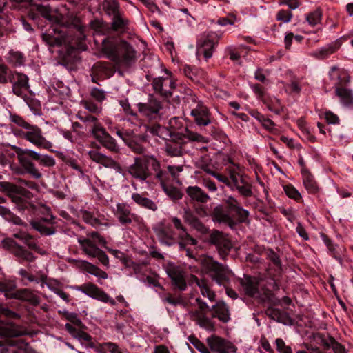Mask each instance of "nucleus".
I'll return each instance as SVG.
<instances>
[{
  "mask_svg": "<svg viewBox=\"0 0 353 353\" xmlns=\"http://www.w3.org/2000/svg\"><path fill=\"white\" fill-rule=\"evenodd\" d=\"M13 255L17 258V261L21 263L24 261L31 263L36 259V256L31 252L21 245L17 247V250H13Z\"/></svg>",
  "mask_w": 353,
  "mask_h": 353,
  "instance_id": "4c0bfd02",
  "label": "nucleus"
},
{
  "mask_svg": "<svg viewBox=\"0 0 353 353\" xmlns=\"http://www.w3.org/2000/svg\"><path fill=\"white\" fill-rule=\"evenodd\" d=\"M77 289L88 296L99 301L101 299V296H102V294L104 292V291L101 290L99 287L92 283H85L84 285L78 287Z\"/></svg>",
  "mask_w": 353,
  "mask_h": 353,
  "instance_id": "c9c22d12",
  "label": "nucleus"
},
{
  "mask_svg": "<svg viewBox=\"0 0 353 353\" xmlns=\"http://www.w3.org/2000/svg\"><path fill=\"white\" fill-rule=\"evenodd\" d=\"M284 191L286 195L296 201H299L301 199L300 192L292 185H287L283 187Z\"/></svg>",
  "mask_w": 353,
  "mask_h": 353,
  "instance_id": "6e6d98bb",
  "label": "nucleus"
},
{
  "mask_svg": "<svg viewBox=\"0 0 353 353\" xmlns=\"http://www.w3.org/2000/svg\"><path fill=\"white\" fill-rule=\"evenodd\" d=\"M192 281L199 288L201 294L207 297L210 301H214L216 299V294L212 291L205 279H199L196 276H192Z\"/></svg>",
  "mask_w": 353,
  "mask_h": 353,
  "instance_id": "72a5a7b5",
  "label": "nucleus"
},
{
  "mask_svg": "<svg viewBox=\"0 0 353 353\" xmlns=\"http://www.w3.org/2000/svg\"><path fill=\"white\" fill-rule=\"evenodd\" d=\"M190 341L201 353H210V347H208L203 342L196 337L190 338Z\"/></svg>",
  "mask_w": 353,
  "mask_h": 353,
  "instance_id": "13d9d810",
  "label": "nucleus"
},
{
  "mask_svg": "<svg viewBox=\"0 0 353 353\" xmlns=\"http://www.w3.org/2000/svg\"><path fill=\"white\" fill-rule=\"evenodd\" d=\"M146 141V136L145 135H134L133 134L126 143V145L131 150L139 154H145L146 148L143 146V143Z\"/></svg>",
  "mask_w": 353,
  "mask_h": 353,
  "instance_id": "c756f323",
  "label": "nucleus"
},
{
  "mask_svg": "<svg viewBox=\"0 0 353 353\" xmlns=\"http://www.w3.org/2000/svg\"><path fill=\"white\" fill-rule=\"evenodd\" d=\"M265 314L271 319L276 321L279 323H285L288 319L286 313L283 312L278 308L269 307L265 312Z\"/></svg>",
  "mask_w": 353,
  "mask_h": 353,
  "instance_id": "58836bf2",
  "label": "nucleus"
},
{
  "mask_svg": "<svg viewBox=\"0 0 353 353\" xmlns=\"http://www.w3.org/2000/svg\"><path fill=\"white\" fill-rule=\"evenodd\" d=\"M63 317L68 321L65 325V330L74 339H78L81 344L84 342L85 347H94V343L92 341V337L84 332L83 330L86 328V326L82 323L81 320L79 318V316L75 312H70L68 311H63L62 312Z\"/></svg>",
  "mask_w": 353,
  "mask_h": 353,
  "instance_id": "423d86ee",
  "label": "nucleus"
},
{
  "mask_svg": "<svg viewBox=\"0 0 353 353\" xmlns=\"http://www.w3.org/2000/svg\"><path fill=\"white\" fill-rule=\"evenodd\" d=\"M303 185L308 192L314 194L318 191L317 184L312 175H307L303 179Z\"/></svg>",
  "mask_w": 353,
  "mask_h": 353,
  "instance_id": "de8ad7c7",
  "label": "nucleus"
},
{
  "mask_svg": "<svg viewBox=\"0 0 353 353\" xmlns=\"http://www.w3.org/2000/svg\"><path fill=\"white\" fill-rule=\"evenodd\" d=\"M56 217L52 214H48L47 217L32 219L30 224L34 230L42 236H51L56 233L57 228L54 225Z\"/></svg>",
  "mask_w": 353,
  "mask_h": 353,
  "instance_id": "4468645a",
  "label": "nucleus"
},
{
  "mask_svg": "<svg viewBox=\"0 0 353 353\" xmlns=\"http://www.w3.org/2000/svg\"><path fill=\"white\" fill-rule=\"evenodd\" d=\"M132 199L140 207L152 210L153 212L158 209L155 202L143 194L139 193H133L131 196Z\"/></svg>",
  "mask_w": 353,
  "mask_h": 353,
  "instance_id": "473e14b6",
  "label": "nucleus"
},
{
  "mask_svg": "<svg viewBox=\"0 0 353 353\" xmlns=\"http://www.w3.org/2000/svg\"><path fill=\"white\" fill-rule=\"evenodd\" d=\"M90 96L99 103H101L105 99V92L95 87L91 89Z\"/></svg>",
  "mask_w": 353,
  "mask_h": 353,
  "instance_id": "0e129e2a",
  "label": "nucleus"
},
{
  "mask_svg": "<svg viewBox=\"0 0 353 353\" xmlns=\"http://www.w3.org/2000/svg\"><path fill=\"white\" fill-rule=\"evenodd\" d=\"M212 218L214 222L227 224L232 229L234 228L236 225V223L231 217L229 212L221 205L216 206L213 209Z\"/></svg>",
  "mask_w": 353,
  "mask_h": 353,
  "instance_id": "a878e982",
  "label": "nucleus"
},
{
  "mask_svg": "<svg viewBox=\"0 0 353 353\" xmlns=\"http://www.w3.org/2000/svg\"><path fill=\"white\" fill-rule=\"evenodd\" d=\"M339 48L336 43H330L314 50L311 53V56L319 59H325L336 52Z\"/></svg>",
  "mask_w": 353,
  "mask_h": 353,
  "instance_id": "f704fd0d",
  "label": "nucleus"
},
{
  "mask_svg": "<svg viewBox=\"0 0 353 353\" xmlns=\"http://www.w3.org/2000/svg\"><path fill=\"white\" fill-rule=\"evenodd\" d=\"M230 177L232 180V185L230 187L232 190L236 189L244 197L252 196V185L243 176L238 174L236 171L232 170L230 172Z\"/></svg>",
  "mask_w": 353,
  "mask_h": 353,
  "instance_id": "412c9836",
  "label": "nucleus"
},
{
  "mask_svg": "<svg viewBox=\"0 0 353 353\" xmlns=\"http://www.w3.org/2000/svg\"><path fill=\"white\" fill-rule=\"evenodd\" d=\"M149 167L154 172L155 179L162 181L165 176V171L161 169L159 161L154 155H143L135 157L134 163L128 167V173L134 179L139 181H145L151 176Z\"/></svg>",
  "mask_w": 353,
  "mask_h": 353,
  "instance_id": "20e7f679",
  "label": "nucleus"
},
{
  "mask_svg": "<svg viewBox=\"0 0 353 353\" xmlns=\"http://www.w3.org/2000/svg\"><path fill=\"white\" fill-rule=\"evenodd\" d=\"M208 243L216 246L218 253L223 260L226 259L233 247L228 235L217 230H214L210 232Z\"/></svg>",
  "mask_w": 353,
  "mask_h": 353,
  "instance_id": "9b49d317",
  "label": "nucleus"
},
{
  "mask_svg": "<svg viewBox=\"0 0 353 353\" xmlns=\"http://www.w3.org/2000/svg\"><path fill=\"white\" fill-rule=\"evenodd\" d=\"M82 104L86 110L94 114L100 113L102 109L101 106L89 100L83 101Z\"/></svg>",
  "mask_w": 353,
  "mask_h": 353,
  "instance_id": "e2e57ef3",
  "label": "nucleus"
},
{
  "mask_svg": "<svg viewBox=\"0 0 353 353\" xmlns=\"http://www.w3.org/2000/svg\"><path fill=\"white\" fill-rule=\"evenodd\" d=\"M202 265L208 271L212 279L219 285L225 286L230 281L227 268L213 259L211 256H205Z\"/></svg>",
  "mask_w": 353,
  "mask_h": 353,
  "instance_id": "1a4fd4ad",
  "label": "nucleus"
},
{
  "mask_svg": "<svg viewBox=\"0 0 353 353\" xmlns=\"http://www.w3.org/2000/svg\"><path fill=\"white\" fill-rule=\"evenodd\" d=\"M0 191L11 199L12 201L17 205L19 210L22 211L28 208L30 203L21 196H28L30 192L23 188L8 181H1Z\"/></svg>",
  "mask_w": 353,
  "mask_h": 353,
  "instance_id": "6e6552de",
  "label": "nucleus"
},
{
  "mask_svg": "<svg viewBox=\"0 0 353 353\" xmlns=\"http://www.w3.org/2000/svg\"><path fill=\"white\" fill-rule=\"evenodd\" d=\"M77 265L82 270L86 271L88 273L92 274L97 265L84 260L77 261Z\"/></svg>",
  "mask_w": 353,
  "mask_h": 353,
  "instance_id": "bf43d9fd",
  "label": "nucleus"
},
{
  "mask_svg": "<svg viewBox=\"0 0 353 353\" xmlns=\"http://www.w3.org/2000/svg\"><path fill=\"white\" fill-rule=\"evenodd\" d=\"M55 23L63 27L72 26L79 32L78 41L70 40V37L65 32L52 28L41 35L43 41L50 47H59L63 45L70 46L72 48H79V43L81 40L85 39V27L81 24V20L77 17H73L70 21L65 19L61 14H57Z\"/></svg>",
  "mask_w": 353,
  "mask_h": 353,
  "instance_id": "f257e3e1",
  "label": "nucleus"
},
{
  "mask_svg": "<svg viewBox=\"0 0 353 353\" xmlns=\"http://www.w3.org/2000/svg\"><path fill=\"white\" fill-rule=\"evenodd\" d=\"M96 145V150H92L88 152L89 158L94 162L101 164L105 168L114 169L118 173H122L123 169L121 165L110 157H108L100 152V146Z\"/></svg>",
  "mask_w": 353,
  "mask_h": 353,
  "instance_id": "dca6fc26",
  "label": "nucleus"
},
{
  "mask_svg": "<svg viewBox=\"0 0 353 353\" xmlns=\"http://www.w3.org/2000/svg\"><path fill=\"white\" fill-rule=\"evenodd\" d=\"M336 78L339 82L336 83L335 93L336 95L340 98L341 102L345 106H350L353 105V92L351 90L340 87V76L337 74Z\"/></svg>",
  "mask_w": 353,
  "mask_h": 353,
  "instance_id": "cd10ccee",
  "label": "nucleus"
},
{
  "mask_svg": "<svg viewBox=\"0 0 353 353\" xmlns=\"http://www.w3.org/2000/svg\"><path fill=\"white\" fill-rule=\"evenodd\" d=\"M78 243L83 253L92 258H95L96 254L101 250L89 238L80 237L78 239Z\"/></svg>",
  "mask_w": 353,
  "mask_h": 353,
  "instance_id": "2f4dec72",
  "label": "nucleus"
},
{
  "mask_svg": "<svg viewBox=\"0 0 353 353\" xmlns=\"http://www.w3.org/2000/svg\"><path fill=\"white\" fill-rule=\"evenodd\" d=\"M37 11L40 13L43 17L47 19L53 21L55 22V16L50 15V8L49 6H43V5H37Z\"/></svg>",
  "mask_w": 353,
  "mask_h": 353,
  "instance_id": "4d7b16f0",
  "label": "nucleus"
},
{
  "mask_svg": "<svg viewBox=\"0 0 353 353\" xmlns=\"http://www.w3.org/2000/svg\"><path fill=\"white\" fill-rule=\"evenodd\" d=\"M90 72L92 81L95 83L101 79L110 77L114 73L108 63L101 61L94 63Z\"/></svg>",
  "mask_w": 353,
  "mask_h": 353,
  "instance_id": "b1692460",
  "label": "nucleus"
},
{
  "mask_svg": "<svg viewBox=\"0 0 353 353\" xmlns=\"http://www.w3.org/2000/svg\"><path fill=\"white\" fill-rule=\"evenodd\" d=\"M79 214L81 216L82 219L88 224L93 227H98L99 225H103L101 222V220L97 217H96L92 212L88 211L86 210H81L79 211Z\"/></svg>",
  "mask_w": 353,
  "mask_h": 353,
  "instance_id": "a19ab883",
  "label": "nucleus"
},
{
  "mask_svg": "<svg viewBox=\"0 0 353 353\" xmlns=\"http://www.w3.org/2000/svg\"><path fill=\"white\" fill-rule=\"evenodd\" d=\"M234 212L237 216V221L239 223H245L247 221L249 216V212L247 210H245L240 206L236 209V210L234 211Z\"/></svg>",
  "mask_w": 353,
  "mask_h": 353,
  "instance_id": "338daca9",
  "label": "nucleus"
},
{
  "mask_svg": "<svg viewBox=\"0 0 353 353\" xmlns=\"http://www.w3.org/2000/svg\"><path fill=\"white\" fill-rule=\"evenodd\" d=\"M9 119L16 125H11L12 132L15 137L26 140L38 148H52V143L43 137L42 130L39 126L30 123L16 114L10 113Z\"/></svg>",
  "mask_w": 353,
  "mask_h": 353,
  "instance_id": "7ed1b4c3",
  "label": "nucleus"
},
{
  "mask_svg": "<svg viewBox=\"0 0 353 353\" xmlns=\"http://www.w3.org/2000/svg\"><path fill=\"white\" fill-rule=\"evenodd\" d=\"M292 17V14L290 11L286 10H281L276 14V19L283 23L289 22Z\"/></svg>",
  "mask_w": 353,
  "mask_h": 353,
  "instance_id": "774afa93",
  "label": "nucleus"
},
{
  "mask_svg": "<svg viewBox=\"0 0 353 353\" xmlns=\"http://www.w3.org/2000/svg\"><path fill=\"white\" fill-rule=\"evenodd\" d=\"M10 299H16L26 301L34 305H37L40 303L39 298L31 290L27 288L15 291L14 293L10 295Z\"/></svg>",
  "mask_w": 353,
  "mask_h": 353,
  "instance_id": "7c9ffc66",
  "label": "nucleus"
},
{
  "mask_svg": "<svg viewBox=\"0 0 353 353\" xmlns=\"http://www.w3.org/2000/svg\"><path fill=\"white\" fill-rule=\"evenodd\" d=\"M165 272L174 290L181 292L186 290L185 272L183 268L173 263H169L165 267Z\"/></svg>",
  "mask_w": 353,
  "mask_h": 353,
  "instance_id": "ddd939ff",
  "label": "nucleus"
},
{
  "mask_svg": "<svg viewBox=\"0 0 353 353\" xmlns=\"http://www.w3.org/2000/svg\"><path fill=\"white\" fill-rule=\"evenodd\" d=\"M0 291L5 292L6 296L10 298V295L14 292V291L17 287L15 283L12 281H6L4 282H0Z\"/></svg>",
  "mask_w": 353,
  "mask_h": 353,
  "instance_id": "8fccbe9b",
  "label": "nucleus"
},
{
  "mask_svg": "<svg viewBox=\"0 0 353 353\" xmlns=\"http://www.w3.org/2000/svg\"><path fill=\"white\" fill-rule=\"evenodd\" d=\"M165 135L170 138V141L180 143L182 145L184 139H187L191 141H197L199 143L208 142L206 137L196 132L190 130L188 128H185L183 132H178L174 130H168V133H166Z\"/></svg>",
  "mask_w": 353,
  "mask_h": 353,
  "instance_id": "f3484780",
  "label": "nucleus"
},
{
  "mask_svg": "<svg viewBox=\"0 0 353 353\" xmlns=\"http://www.w3.org/2000/svg\"><path fill=\"white\" fill-rule=\"evenodd\" d=\"M12 72H13L10 70L8 66L0 64V83H8Z\"/></svg>",
  "mask_w": 353,
  "mask_h": 353,
  "instance_id": "5fc2aeb1",
  "label": "nucleus"
},
{
  "mask_svg": "<svg viewBox=\"0 0 353 353\" xmlns=\"http://www.w3.org/2000/svg\"><path fill=\"white\" fill-rule=\"evenodd\" d=\"M148 131L153 135H157L163 139H167L166 133H168V129L164 127H161L159 125H152L148 128Z\"/></svg>",
  "mask_w": 353,
  "mask_h": 353,
  "instance_id": "603ef678",
  "label": "nucleus"
},
{
  "mask_svg": "<svg viewBox=\"0 0 353 353\" xmlns=\"http://www.w3.org/2000/svg\"><path fill=\"white\" fill-rule=\"evenodd\" d=\"M240 290L248 296L254 297L259 293V279L256 276L243 274L237 279Z\"/></svg>",
  "mask_w": 353,
  "mask_h": 353,
  "instance_id": "6ab92c4d",
  "label": "nucleus"
},
{
  "mask_svg": "<svg viewBox=\"0 0 353 353\" xmlns=\"http://www.w3.org/2000/svg\"><path fill=\"white\" fill-rule=\"evenodd\" d=\"M103 52L109 59L121 66L129 67L136 60L135 50L123 40L118 43L103 42Z\"/></svg>",
  "mask_w": 353,
  "mask_h": 353,
  "instance_id": "39448f33",
  "label": "nucleus"
},
{
  "mask_svg": "<svg viewBox=\"0 0 353 353\" xmlns=\"http://www.w3.org/2000/svg\"><path fill=\"white\" fill-rule=\"evenodd\" d=\"M93 136L101 145L111 152H117L119 150L115 139L112 137L103 127L96 126Z\"/></svg>",
  "mask_w": 353,
  "mask_h": 353,
  "instance_id": "4be33fe9",
  "label": "nucleus"
},
{
  "mask_svg": "<svg viewBox=\"0 0 353 353\" xmlns=\"http://www.w3.org/2000/svg\"><path fill=\"white\" fill-rule=\"evenodd\" d=\"M13 148L17 154V158L21 165L25 170L26 172L31 174L35 179H40L42 174L36 168L35 165L30 159L38 161L41 154L34 150L28 149L23 150L17 146H13Z\"/></svg>",
  "mask_w": 353,
  "mask_h": 353,
  "instance_id": "9d476101",
  "label": "nucleus"
},
{
  "mask_svg": "<svg viewBox=\"0 0 353 353\" xmlns=\"http://www.w3.org/2000/svg\"><path fill=\"white\" fill-rule=\"evenodd\" d=\"M275 344L276 350L279 353H293L292 348L289 345H287L282 339H276Z\"/></svg>",
  "mask_w": 353,
  "mask_h": 353,
  "instance_id": "052dcab7",
  "label": "nucleus"
},
{
  "mask_svg": "<svg viewBox=\"0 0 353 353\" xmlns=\"http://www.w3.org/2000/svg\"><path fill=\"white\" fill-rule=\"evenodd\" d=\"M210 353H236L237 347L230 341L212 335L206 339Z\"/></svg>",
  "mask_w": 353,
  "mask_h": 353,
  "instance_id": "2eb2a0df",
  "label": "nucleus"
},
{
  "mask_svg": "<svg viewBox=\"0 0 353 353\" xmlns=\"http://www.w3.org/2000/svg\"><path fill=\"white\" fill-rule=\"evenodd\" d=\"M139 112L150 119L155 117L162 109L161 103L157 99L150 97L146 103L137 104Z\"/></svg>",
  "mask_w": 353,
  "mask_h": 353,
  "instance_id": "5701e85b",
  "label": "nucleus"
},
{
  "mask_svg": "<svg viewBox=\"0 0 353 353\" xmlns=\"http://www.w3.org/2000/svg\"><path fill=\"white\" fill-rule=\"evenodd\" d=\"M267 258L270 260L277 270H281L282 263L280 256L272 250H268L266 252Z\"/></svg>",
  "mask_w": 353,
  "mask_h": 353,
  "instance_id": "864d4df0",
  "label": "nucleus"
},
{
  "mask_svg": "<svg viewBox=\"0 0 353 353\" xmlns=\"http://www.w3.org/2000/svg\"><path fill=\"white\" fill-rule=\"evenodd\" d=\"M224 201L230 211L234 212L241 206L240 203L232 196H227Z\"/></svg>",
  "mask_w": 353,
  "mask_h": 353,
  "instance_id": "69168bd1",
  "label": "nucleus"
},
{
  "mask_svg": "<svg viewBox=\"0 0 353 353\" xmlns=\"http://www.w3.org/2000/svg\"><path fill=\"white\" fill-rule=\"evenodd\" d=\"M113 213L119 223L124 226L132 224L141 225L143 223V219L132 212L130 206L126 203H118Z\"/></svg>",
  "mask_w": 353,
  "mask_h": 353,
  "instance_id": "f8f14e48",
  "label": "nucleus"
},
{
  "mask_svg": "<svg viewBox=\"0 0 353 353\" xmlns=\"http://www.w3.org/2000/svg\"><path fill=\"white\" fill-rule=\"evenodd\" d=\"M8 61L14 66L22 65L25 62V58L22 53L19 52L10 51L8 56Z\"/></svg>",
  "mask_w": 353,
  "mask_h": 353,
  "instance_id": "a18cd8bd",
  "label": "nucleus"
},
{
  "mask_svg": "<svg viewBox=\"0 0 353 353\" xmlns=\"http://www.w3.org/2000/svg\"><path fill=\"white\" fill-rule=\"evenodd\" d=\"M128 25V20L123 18L121 14H117L113 17L112 22V29L118 31L125 30Z\"/></svg>",
  "mask_w": 353,
  "mask_h": 353,
  "instance_id": "c03bdc74",
  "label": "nucleus"
},
{
  "mask_svg": "<svg viewBox=\"0 0 353 353\" xmlns=\"http://www.w3.org/2000/svg\"><path fill=\"white\" fill-rule=\"evenodd\" d=\"M168 178V174L165 171V176L162 181H159L161 183V185L162 189L165 192V193L172 199L173 200H179L182 198L183 194L182 192L176 187L172 185H168L165 183V181Z\"/></svg>",
  "mask_w": 353,
  "mask_h": 353,
  "instance_id": "e433bc0d",
  "label": "nucleus"
},
{
  "mask_svg": "<svg viewBox=\"0 0 353 353\" xmlns=\"http://www.w3.org/2000/svg\"><path fill=\"white\" fill-rule=\"evenodd\" d=\"M152 85L154 91L165 99L170 97L176 88L175 82L170 78H154Z\"/></svg>",
  "mask_w": 353,
  "mask_h": 353,
  "instance_id": "aec40b11",
  "label": "nucleus"
},
{
  "mask_svg": "<svg viewBox=\"0 0 353 353\" xmlns=\"http://www.w3.org/2000/svg\"><path fill=\"white\" fill-rule=\"evenodd\" d=\"M190 115L195 123L200 128L205 127L213 123V119L208 108L196 96L188 98Z\"/></svg>",
  "mask_w": 353,
  "mask_h": 353,
  "instance_id": "0eeeda50",
  "label": "nucleus"
},
{
  "mask_svg": "<svg viewBox=\"0 0 353 353\" xmlns=\"http://www.w3.org/2000/svg\"><path fill=\"white\" fill-rule=\"evenodd\" d=\"M156 235L161 244L171 246L176 243L175 233L170 228L161 227L155 230Z\"/></svg>",
  "mask_w": 353,
  "mask_h": 353,
  "instance_id": "c85d7f7f",
  "label": "nucleus"
},
{
  "mask_svg": "<svg viewBox=\"0 0 353 353\" xmlns=\"http://www.w3.org/2000/svg\"><path fill=\"white\" fill-rule=\"evenodd\" d=\"M79 118L81 121L90 124V131L92 134H94V129L96 126L102 127L98 122L97 117L92 115L88 114L85 116H79Z\"/></svg>",
  "mask_w": 353,
  "mask_h": 353,
  "instance_id": "3c124183",
  "label": "nucleus"
},
{
  "mask_svg": "<svg viewBox=\"0 0 353 353\" xmlns=\"http://www.w3.org/2000/svg\"><path fill=\"white\" fill-rule=\"evenodd\" d=\"M182 146L180 143L169 141L165 144V150L171 157H179L183 154Z\"/></svg>",
  "mask_w": 353,
  "mask_h": 353,
  "instance_id": "79ce46f5",
  "label": "nucleus"
},
{
  "mask_svg": "<svg viewBox=\"0 0 353 353\" xmlns=\"http://www.w3.org/2000/svg\"><path fill=\"white\" fill-rule=\"evenodd\" d=\"M0 336L4 337H15L19 336L14 324L10 322L0 321Z\"/></svg>",
  "mask_w": 353,
  "mask_h": 353,
  "instance_id": "ea45409f",
  "label": "nucleus"
},
{
  "mask_svg": "<svg viewBox=\"0 0 353 353\" xmlns=\"http://www.w3.org/2000/svg\"><path fill=\"white\" fill-rule=\"evenodd\" d=\"M322 19V11L320 8L310 12L307 17L306 20L312 26L319 24Z\"/></svg>",
  "mask_w": 353,
  "mask_h": 353,
  "instance_id": "49530a36",
  "label": "nucleus"
},
{
  "mask_svg": "<svg viewBox=\"0 0 353 353\" xmlns=\"http://www.w3.org/2000/svg\"><path fill=\"white\" fill-rule=\"evenodd\" d=\"M184 74L193 81H197L199 76L201 74V71L190 65H185L183 68Z\"/></svg>",
  "mask_w": 353,
  "mask_h": 353,
  "instance_id": "09e8293b",
  "label": "nucleus"
},
{
  "mask_svg": "<svg viewBox=\"0 0 353 353\" xmlns=\"http://www.w3.org/2000/svg\"><path fill=\"white\" fill-rule=\"evenodd\" d=\"M0 215L6 221L12 222L15 225H23L24 224L20 217L14 214L8 208H6L3 206Z\"/></svg>",
  "mask_w": 353,
  "mask_h": 353,
  "instance_id": "37998d69",
  "label": "nucleus"
},
{
  "mask_svg": "<svg viewBox=\"0 0 353 353\" xmlns=\"http://www.w3.org/2000/svg\"><path fill=\"white\" fill-rule=\"evenodd\" d=\"M195 301L198 305V308L190 310L188 312L187 316L201 327L208 331L214 330V323L211 319L207 316L208 311H212V318H217L220 321L224 323L230 321L229 307L224 301H219L212 305V307H210L201 298H196Z\"/></svg>",
  "mask_w": 353,
  "mask_h": 353,
  "instance_id": "f03ea898",
  "label": "nucleus"
},
{
  "mask_svg": "<svg viewBox=\"0 0 353 353\" xmlns=\"http://www.w3.org/2000/svg\"><path fill=\"white\" fill-rule=\"evenodd\" d=\"M185 192L192 201L205 204L210 200V196L201 188L197 185L188 186Z\"/></svg>",
  "mask_w": 353,
  "mask_h": 353,
  "instance_id": "bb28decb",
  "label": "nucleus"
},
{
  "mask_svg": "<svg viewBox=\"0 0 353 353\" xmlns=\"http://www.w3.org/2000/svg\"><path fill=\"white\" fill-rule=\"evenodd\" d=\"M28 77L22 73L13 72L9 82L12 84L13 93L25 99L26 92L29 90Z\"/></svg>",
  "mask_w": 353,
  "mask_h": 353,
  "instance_id": "a211bd4d",
  "label": "nucleus"
},
{
  "mask_svg": "<svg viewBox=\"0 0 353 353\" xmlns=\"http://www.w3.org/2000/svg\"><path fill=\"white\" fill-rule=\"evenodd\" d=\"M62 161L68 166L71 167L75 170L81 172V168L79 164L78 161L70 156H63Z\"/></svg>",
  "mask_w": 353,
  "mask_h": 353,
  "instance_id": "680f3d73",
  "label": "nucleus"
},
{
  "mask_svg": "<svg viewBox=\"0 0 353 353\" xmlns=\"http://www.w3.org/2000/svg\"><path fill=\"white\" fill-rule=\"evenodd\" d=\"M213 34L212 32L208 33L206 38L201 42L197 50V53L202 54L206 60L212 57L214 48L220 38V37H217L216 41H214Z\"/></svg>",
  "mask_w": 353,
  "mask_h": 353,
  "instance_id": "393cba45",
  "label": "nucleus"
}]
</instances>
